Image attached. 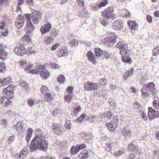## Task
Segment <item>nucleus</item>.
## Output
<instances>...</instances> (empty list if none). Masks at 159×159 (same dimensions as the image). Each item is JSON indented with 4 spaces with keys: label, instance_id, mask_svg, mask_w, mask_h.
<instances>
[{
    "label": "nucleus",
    "instance_id": "c03bdc74",
    "mask_svg": "<svg viewBox=\"0 0 159 159\" xmlns=\"http://www.w3.org/2000/svg\"><path fill=\"white\" fill-rule=\"evenodd\" d=\"M97 118V116L96 115H94L91 117L88 116L86 118V120L88 121H89V122L92 123L95 120H97L96 119Z\"/></svg>",
    "mask_w": 159,
    "mask_h": 159
},
{
    "label": "nucleus",
    "instance_id": "0eeeda50",
    "mask_svg": "<svg viewBox=\"0 0 159 159\" xmlns=\"http://www.w3.org/2000/svg\"><path fill=\"white\" fill-rule=\"evenodd\" d=\"M25 18L22 14H19L16 19L15 26L18 29H21L24 24Z\"/></svg>",
    "mask_w": 159,
    "mask_h": 159
},
{
    "label": "nucleus",
    "instance_id": "69168bd1",
    "mask_svg": "<svg viewBox=\"0 0 159 159\" xmlns=\"http://www.w3.org/2000/svg\"><path fill=\"white\" fill-rule=\"evenodd\" d=\"M21 86L26 89H28L29 88L28 84L23 81H21Z\"/></svg>",
    "mask_w": 159,
    "mask_h": 159
},
{
    "label": "nucleus",
    "instance_id": "4d7b16f0",
    "mask_svg": "<svg viewBox=\"0 0 159 159\" xmlns=\"http://www.w3.org/2000/svg\"><path fill=\"white\" fill-rule=\"evenodd\" d=\"M153 56H156L159 54V47H157L154 49L152 52Z\"/></svg>",
    "mask_w": 159,
    "mask_h": 159
},
{
    "label": "nucleus",
    "instance_id": "f03ea898",
    "mask_svg": "<svg viewBox=\"0 0 159 159\" xmlns=\"http://www.w3.org/2000/svg\"><path fill=\"white\" fill-rule=\"evenodd\" d=\"M85 90L89 91L94 90V95L98 97L103 95L102 93L103 89L99 87L98 84L94 83L88 81L84 84Z\"/></svg>",
    "mask_w": 159,
    "mask_h": 159
},
{
    "label": "nucleus",
    "instance_id": "a211bd4d",
    "mask_svg": "<svg viewBox=\"0 0 159 159\" xmlns=\"http://www.w3.org/2000/svg\"><path fill=\"white\" fill-rule=\"evenodd\" d=\"M11 80L10 77H6L5 79L0 80V87H3L9 84L11 82Z\"/></svg>",
    "mask_w": 159,
    "mask_h": 159
},
{
    "label": "nucleus",
    "instance_id": "4c0bfd02",
    "mask_svg": "<svg viewBox=\"0 0 159 159\" xmlns=\"http://www.w3.org/2000/svg\"><path fill=\"white\" fill-rule=\"evenodd\" d=\"M122 56V61L125 63H127L129 64H131L132 62V60L129 57H126V56Z\"/></svg>",
    "mask_w": 159,
    "mask_h": 159
},
{
    "label": "nucleus",
    "instance_id": "39448f33",
    "mask_svg": "<svg viewBox=\"0 0 159 159\" xmlns=\"http://www.w3.org/2000/svg\"><path fill=\"white\" fill-rule=\"evenodd\" d=\"M14 51L19 56H23L26 52L25 45L21 43H18L17 45V47L14 48Z\"/></svg>",
    "mask_w": 159,
    "mask_h": 159
},
{
    "label": "nucleus",
    "instance_id": "72a5a7b5",
    "mask_svg": "<svg viewBox=\"0 0 159 159\" xmlns=\"http://www.w3.org/2000/svg\"><path fill=\"white\" fill-rule=\"evenodd\" d=\"M54 40V39L52 37H47L45 39L44 42L47 45H49L51 43L52 41Z\"/></svg>",
    "mask_w": 159,
    "mask_h": 159
},
{
    "label": "nucleus",
    "instance_id": "338daca9",
    "mask_svg": "<svg viewBox=\"0 0 159 159\" xmlns=\"http://www.w3.org/2000/svg\"><path fill=\"white\" fill-rule=\"evenodd\" d=\"M134 107L135 108L139 110V111L140 109H142V108H144L143 107H142L140 104L137 102H136L134 104Z\"/></svg>",
    "mask_w": 159,
    "mask_h": 159
},
{
    "label": "nucleus",
    "instance_id": "bb28decb",
    "mask_svg": "<svg viewBox=\"0 0 159 159\" xmlns=\"http://www.w3.org/2000/svg\"><path fill=\"white\" fill-rule=\"evenodd\" d=\"M99 117H101L102 119L104 118L105 117L108 118H110L111 116V112L110 111H108L103 113H100L99 115Z\"/></svg>",
    "mask_w": 159,
    "mask_h": 159
},
{
    "label": "nucleus",
    "instance_id": "b1692460",
    "mask_svg": "<svg viewBox=\"0 0 159 159\" xmlns=\"http://www.w3.org/2000/svg\"><path fill=\"white\" fill-rule=\"evenodd\" d=\"M134 72L133 69L131 68L130 70H127L126 72L124 74L123 76L125 79H127L129 77L133 75Z\"/></svg>",
    "mask_w": 159,
    "mask_h": 159
},
{
    "label": "nucleus",
    "instance_id": "393cba45",
    "mask_svg": "<svg viewBox=\"0 0 159 159\" xmlns=\"http://www.w3.org/2000/svg\"><path fill=\"white\" fill-rule=\"evenodd\" d=\"M50 73L47 70L43 69L41 73V77L43 79H47L50 76Z\"/></svg>",
    "mask_w": 159,
    "mask_h": 159
},
{
    "label": "nucleus",
    "instance_id": "5701e85b",
    "mask_svg": "<svg viewBox=\"0 0 159 159\" xmlns=\"http://www.w3.org/2000/svg\"><path fill=\"white\" fill-rule=\"evenodd\" d=\"M88 152L86 150L82 151L79 155V157L81 159H85L89 157Z\"/></svg>",
    "mask_w": 159,
    "mask_h": 159
},
{
    "label": "nucleus",
    "instance_id": "cd10ccee",
    "mask_svg": "<svg viewBox=\"0 0 159 159\" xmlns=\"http://www.w3.org/2000/svg\"><path fill=\"white\" fill-rule=\"evenodd\" d=\"M27 102L28 105L30 107L37 104L36 101L34 98H29L28 99Z\"/></svg>",
    "mask_w": 159,
    "mask_h": 159
},
{
    "label": "nucleus",
    "instance_id": "13d9d810",
    "mask_svg": "<svg viewBox=\"0 0 159 159\" xmlns=\"http://www.w3.org/2000/svg\"><path fill=\"white\" fill-rule=\"evenodd\" d=\"M78 40L75 39L72 40L70 42V45L71 46H75L78 44Z\"/></svg>",
    "mask_w": 159,
    "mask_h": 159
},
{
    "label": "nucleus",
    "instance_id": "680f3d73",
    "mask_svg": "<svg viewBox=\"0 0 159 159\" xmlns=\"http://www.w3.org/2000/svg\"><path fill=\"white\" fill-rule=\"evenodd\" d=\"M78 4L79 7H83L84 6V0H77Z\"/></svg>",
    "mask_w": 159,
    "mask_h": 159
},
{
    "label": "nucleus",
    "instance_id": "aec40b11",
    "mask_svg": "<svg viewBox=\"0 0 159 159\" xmlns=\"http://www.w3.org/2000/svg\"><path fill=\"white\" fill-rule=\"evenodd\" d=\"M87 56L89 61L94 64L96 63L95 57L91 51H89L87 53Z\"/></svg>",
    "mask_w": 159,
    "mask_h": 159
},
{
    "label": "nucleus",
    "instance_id": "c756f323",
    "mask_svg": "<svg viewBox=\"0 0 159 159\" xmlns=\"http://www.w3.org/2000/svg\"><path fill=\"white\" fill-rule=\"evenodd\" d=\"M26 28L29 29V30L27 31V33H29L30 31L33 30V25L31 22V20L29 19L28 20Z\"/></svg>",
    "mask_w": 159,
    "mask_h": 159
},
{
    "label": "nucleus",
    "instance_id": "f3484780",
    "mask_svg": "<svg viewBox=\"0 0 159 159\" xmlns=\"http://www.w3.org/2000/svg\"><path fill=\"white\" fill-rule=\"evenodd\" d=\"M127 23L129 28L131 30H135L138 28V25L134 21L129 20Z\"/></svg>",
    "mask_w": 159,
    "mask_h": 159
},
{
    "label": "nucleus",
    "instance_id": "774afa93",
    "mask_svg": "<svg viewBox=\"0 0 159 159\" xmlns=\"http://www.w3.org/2000/svg\"><path fill=\"white\" fill-rule=\"evenodd\" d=\"M24 157L23 155L17 153L15 156V159H23Z\"/></svg>",
    "mask_w": 159,
    "mask_h": 159
},
{
    "label": "nucleus",
    "instance_id": "4468645a",
    "mask_svg": "<svg viewBox=\"0 0 159 159\" xmlns=\"http://www.w3.org/2000/svg\"><path fill=\"white\" fill-rule=\"evenodd\" d=\"M67 50L66 47H61L57 52V56L59 57L66 56L67 55Z\"/></svg>",
    "mask_w": 159,
    "mask_h": 159
},
{
    "label": "nucleus",
    "instance_id": "9d476101",
    "mask_svg": "<svg viewBox=\"0 0 159 159\" xmlns=\"http://www.w3.org/2000/svg\"><path fill=\"white\" fill-rule=\"evenodd\" d=\"M32 12L34 22V23H38L39 22V20L41 18V13L39 11L34 9L32 10Z\"/></svg>",
    "mask_w": 159,
    "mask_h": 159
},
{
    "label": "nucleus",
    "instance_id": "e433bc0d",
    "mask_svg": "<svg viewBox=\"0 0 159 159\" xmlns=\"http://www.w3.org/2000/svg\"><path fill=\"white\" fill-rule=\"evenodd\" d=\"M113 143H107L106 144L105 148L109 152L112 151V148L113 145Z\"/></svg>",
    "mask_w": 159,
    "mask_h": 159
},
{
    "label": "nucleus",
    "instance_id": "37998d69",
    "mask_svg": "<svg viewBox=\"0 0 159 159\" xmlns=\"http://www.w3.org/2000/svg\"><path fill=\"white\" fill-rule=\"evenodd\" d=\"M84 138L87 142H89L90 140L93 138V136L91 134H84Z\"/></svg>",
    "mask_w": 159,
    "mask_h": 159
},
{
    "label": "nucleus",
    "instance_id": "603ef678",
    "mask_svg": "<svg viewBox=\"0 0 159 159\" xmlns=\"http://www.w3.org/2000/svg\"><path fill=\"white\" fill-rule=\"evenodd\" d=\"M3 95L6 97V99H12L13 98L14 96L11 97L10 95V94L8 93V92H5V91H3Z\"/></svg>",
    "mask_w": 159,
    "mask_h": 159
},
{
    "label": "nucleus",
    "instance_id": "c85d7f7f",
    "mask_svg": "<svg viewBox=\"0 0 159 159\" xmlns=\"http://www.w3.org/2000/svg\"><path fill=\"white\" fill-rule=\"evenodd\" d=\"M139 114L141 117L144 120H147V116L146 114V112L145 111L144 108H142L139 110Z\"/></svg>",
    "mask_w": 159,
    "mask_h": 159
},
{
    "label": "nucleus",
    "instance_id": "4be33fe9",
    "mask_svg": "<svg viewBox=\"0 0 159 159\" xmlns=\"http://www.w3.org/2000/svg\"><path fill=\"white\" fill-rule=\"evenodd\" d=\"M122 134L125 137H129L132 134V131L129 127H126L123 129Z\"/></svg>",
    "mask_w": 159,
    "mask_h": 159
},
{
    "label": "nucleus",
    "instance_id": "c9c22d12",
    "mask_svg": "<svg viewBox=\"0 0 159 159\" xmlns=\"http://www.w3.org/2000/svg\"><path fill=\"white\" fill-rule=\"evenodd\" d=\"M45 98L47 102H51L52 99V96L50 92L44 95Z\"/></svg>",
    "mask_w": 159,
    "mask_h": 159
},
{
    "label": "nucleus",
    "instance_id": "e2e57ef3",
    "mask_svg": "<svg viewBox=\"0 0 159 159\" xmlns=\"http://www.w3.org/2000/svg\"><path fill=\"white\" fill-rule=\"evenodd\" d=\"M61 45V44L60 43H56L54 45H53L51 48V50L52 51H54L56 50L57 48L59 47Z\"/></svg>",
    "mask_w": 159,
    "mask_h": 159
},
{
    "label": "nucleus",
    "instance_id": "052dcab7",
    "mask_svg": "<svg viewBox=\"0 0 159 159\" xmlns=\"http://www.w3.org/2000/svg\"><path fill=\"white\" fill-rule=\"evenodd\" d=\"M108 20L107 19V18H105L103 17V20L102 21V23L104 26H106L109 25V22Z\"/></svg>",
    "mask_w": 159,
    "mask_h": 159
},
{
    "label": "nucleus",
    "instance_id": "864d4df0",
    "mask_svg": "<svg viewBox=\"0 0 159 159\" xmlns=\"http://www.w3.org/2000/svg\"><path fill=\"white\" fill-rule=\"evenodd\" d=\"M86 116H87L86 114H82L78 118L77 121L80 123H82L83 120L86 118Z\"/></svg>",
    "mask_w": 159,
    "mask_h": 159
},
{
    "label": "nucleus",
    "instance_id": "6e6d98bb",
    "mask_svg": "<svg viewBox=\"0 0 159 159\" xmlns=\"http://www.w3.org/2000/svg\"><path fill=\"white\" fill-rule=\"evenodd\" d=\"M27 63L25 59L21 60L19 61L20 66L23 68V66Z\"/></svg>",
    "mask_w": 159,
    "mask_h": 159
},
{
    "label": "nucleus",
    "instance_id": "a878e982",
    "mask_svg": "<svg viewBox=\"0 0 159 159\" xmlns=\"http://www.w3.org/2000/svg\"><path fill=\"white\" fill-rule=\"evenodd\" d=\"M154 98V101L153 102V106L156 109H159V99L157 97V94L153 96Z\"/></svg>",
    "mask_w": 159,
    "mask_h": 159
},
{
    "label": "nucleus",
    "instance_id": "09e8293b",
    "mask_svg": "<svg viewBox=\"0 0 159 159\" xmlns=\"http://www.w3.org/2000/svg\"><path fill=\"white\" fill-rule=\"evenodd\" d=\"M129 150L134 151L135 152L136 151H138L136 145L132 143H130L129 144Z\"/></svg>",
    "mask_w": 159,
    "mask_h": 159
},
{
    "label": "nucleus",
    "instance_id": "ddd939ff",
    "mask_svg": "<svg viewBox=\"0 0 159 159\" xmlns=\"http://www.w3.org/2000/svg\"><path fill=\"white\" fill-rule=\"evenodd\" d=\"M52 129L54 132L57 135H61L62 134V128L57 124H53Z\"/></svg>",
    "mask_w": 159,
    "mask_h": 159
},
{
    "label": "nucleus",
    "instance_id": "8fccbe9b",
    "mask_svg": "<svg viewBox=\"0 0 159 159\" xmlns=\"http://www.w3.org/2000/svg\"><path fill=\"white\" fill-rule=\"evenodd\" d=\"M108 3V1L107 0H103V1L98 5V7L99 8H101L102 7L105 6Z\"/></svg>",
    "mask_w": 159,
    "mask_h": 159
},
{
    "label": "nucleus",
    "instance_id": "6e6552de",
    "mask_svg": "<svg viewBox=\"0 0 159 159\" xmlns=\"http://www.w3.org/2000/svg\"><path fill=\"white\" fill-rule=\"evenodd\" d=\"M6 47L2 43H0V59L4 60L7 57V53L5 51Z\"/></svg>",
    "mask_w": 159,
    "mask_h": 159
},
{
    "label": "nucleus",
    "instance_id": "423d86ee",
    "mask_svg": "<svg viewBox=\"0 0 159 159\" xmlns=\"http://www.w3.org/2000/svg\"><path fill=\"white\" fill-rule=\"evenodd\" d=\"M118 121V117L115 116L109 124L106 123V125L107 126H108V129L110 131H114L116 129Z\"/></svg>",
    "mask_w": 159,
    "mask_h": 159
},
{
    "label": "nucleus",
    "instance_id": "0e129e2a",
    "mask_svg": "<svg viewBox=\"0 0 159 159\" xmlns=\"http://www.w3.org/2000/svg\"><path fill=\"white\" fill-rule=\"evenodd\" d=\"M100 83L103 86H105L107 84V80L105 78L102 79L100 81Z\"/></svg>",
    "mask_w": 159,
    "mask_h": 159
},
{
    "label": "nucleus",
    "instance_id": "5fc2aeb1",
    "mask_svg": "<svg viewBox=\"0 0 159 159\" xmlns=\"http://www.w3.org/2000/svg\"><path fill=\"white\" fill-rule=\"evenodd\" d=\"M5 67L4 64L3 62H0V72H3L5 70Z\"/></svg>",
    "mask_w": 159,
    "mask_h": 159
},
{
    "label": "nucleus",
    "instance_id": "ea45409f",
    "mask_svg": "<svg viewBox=\"0 0 159 159\" xmlns=\"http://www.w3.org/2000/svg\"><path fill=\"white\" fill-rule=\"evenodd\" d=\"M29 152V149L27 148H24L20 152V154L23 155V157L26 156Z\"/></svg>",
    "mask_w": 159,
    "mask_h": 159
},
{
    "label": "nucleus",
    "instance_id": "49530a36",
    "mask_svg": "<svg viewBox=\"0 0 159 159\" xmlns=\"http://www.w3.org/2000/svg\"><path fill=\"white\" fill-rule=\"evenodd\" d=\"M35 68L36 70L38 71V72H37V74H38L40 72L41 73V71L43 70L44 69V67L43 65H40L35 67Z\"/></svg>",
    "mask_w": 159,
    "mask_h": 159
},
{
    "label": "nucleus",
    "instance_id": "de8ad7c7",
    "mask_svg": "<svg viewBox=\"0 0 159 159\" xmlns=\"http://www.w3.org/2000/svg\"><path fill=\"white\" fill-rule=\"evenodd\" d=\"M24 3V0H18V5L17 7V11H21V10L20 5Z\"/></svg>",
    "mask_w": 159,
    "mask_h": 159
},
{
    "label": "nucleus",
    "instance_id": "412c9836",
    "mask_svg": "<svg viewBox=\"0 0 159 159\" xmlns=\"http://www.w3.org/2000/svg\"><path fill=\"white\" fill-rule=\"evenodd\" d=\"M14 87L12 84H10L5 89H4L3 91L5 92H8V93H10L11 97L14 96Z\"/></svg>",
    "mask_w": 159,
    "mask_h": 159
},
{
    "label": "nucleus",
    "instance_id": "f257e3e1",
    "mask_svg": "<svg viewBox=\"0 0 159 159\" xmlns=\"http://www.w3.org/2000/svg\"><path fill=\"white\" fill-rule=\"evenodd\" d=\"M48 141L45 136L41 134L36 135L31 141L30 150L32 151L37 149L45 151L48 149Z\"/></svg>",
    "mask_w": 159,
    "mask_h": 159
},
{
    "label": "nucleus",
    "instance_id": "6ab92c4d",
    "mask_svg": "<svg viewBox=\"0 0 159 159\" xmlns=\"http://www.w3.org/2000/svg\"><path fill=\"white\" fill-rule=\"evenodd\" d=\"M74 96V93H66L64 97V100L66 102L70 103L71 102Z\"/></svg>",
    "mask_w": 159,
    "mask_h": 159
},
{
    "label": "nucleus",
    "instance_id": "f704fd0d",
    "mask_svg": "<svg viewBox=\"0 0 159 159\" xmlns=\"http://www.w3.org/2000/svg\"><path fill=\"white\" fill-rule=\"evenodd\" d=\"M81 108L80 106H79L77 107H75L74 109V112L72 114L73 116H76L77 114L81 110Z\"/></svg>",
    "mask_w": 159,
    "mask_h": 159
},
{
    "label": "nucleus",
    "instance_id": "a18cd8bd",
    "mask_svg": "<svg viewBox=\"0 0 159 159\" xmlns=\"http://www.w3.org/2000/svg\"><path fill=\"white\" fill-rule=\"evenodd\" d=\"M65 80V77L63 75H60L58 76L57 81L59 83H64Z\"/></svg>",
    "mask_w": 159,
    "mask_h": 159
},
{
    "label": "nucleus",
    "instance_id": "2f4dec72",
    "mask_svg": "<svg viewBox=\"0 0 159 159\" xmlns=\"http://www.w3.org/2000/svg\"><path fill=\"white\" fill-rule=\"evenodd\" d=\"M95 51L96 57H100L102 55L104 54V52L103 51L99 48H96Z\"/></svg>",
    "mask_w": 159,
    "mask_h": 159
},
{
    "label": "nucleus",
    "instance_id": "1a4fd4ad",
    "mask_svg": "<svg viewBox=\"0 0 159 159\" xmlns=\"http://www.w3.org/2000/svg\"><path fill=\"white\" fill-rule=\"evenodd\" d=\"M154 86L155 85L153 82H150L144 85L143 87L151 92L153 96H154L157 94V93L155 91Z\"/></svg>",
    "mask_w": 159,
    "mask_h": 159
},
{
    "label": "nucleus",
    "instance_id": "79ce46f5",
    "mask_svg": "<svg viewBox=\"0 0 159 159\" xmlns=\"http://www.w3.org/2000/svg\"><path fill=\"white\" fill-rule=\"evenodd\" d=\"M79 151V150L77 145H76L75 146L74 145H73L71 149V152L73 155H74L75 154Z\"/></svg>",
    "mask_w": 159,
    "mask_h": 159
},
{
    "label": "nucleus",
    "instance_id": "7c9ffc66",
    "mask_svg": "<svg viewBox=\"0 0 159 159\" xmlns=\"http://www.w3.org/2000/svg\"><path fill=\"white\" fill-rule=\"evenodd\" d=\"M41 93L44 95L49 92L48 88L45 85H43L40 88Z\"/></svg>",
    "mask_w": 159,
    "mask_h": 159
},
{
    "label": "nucleus",
    "instance_id": "3c124183",
    "mask_svg": "<svg viewBox=\"0 0 159 159\" xmlns=\"http://www.w3.org/2000/svg\"><path fill=\"white\" fill-rule=\"evenodd\" d=\"M9 121L6 119H3L1 121V124L5 128L7 127V125L9 124Z\"/></svg>",
    "mask_w": 159,
    "mask_h": 159
},
{
    "label": "nucleus",
    "instance_id": "f8f14e48",
    "mask_svg": "<svg viewBox=\"0 0 159 159\" xmlns=\"http://www.w3.org/2000/svg\"><path fill=\"white\" fill-rule=\"evenodd\" d=\"M13 127L20 132H23L25 129L24 128V123L21 121H18L16 125H14Z\"/></svg>",
    "mask_w": 159,
    "mask_h": 159
},
{
    "label": "nucleus",
    "instance_id": "58836bf2",
    "mask_svg": "<svg viewBox=\"0 0 159 159\" xmlns=\"http://www.w3.org/2000/svg\"><path fill=\"white\" fill-rule=\"evenodd\" d=\"M125 152L124 149H122L115 152L113 154V155L115 157H118L123 154Z\"/></svg>",
    "mask_w": 159,
    "mask_h": 159
},
{
    "label": "nucleus",
    "instance_id": "9b49d317",
    "mask_svg": "<svg viewBox=\"0 0 159 159\" xmlns=\"http://www.w3.org/2000/svg\"><path fill=\"white\" fill-rule=\"evenodd\" d=\"M113 11V8L112 7H108L106 11L102 13V15L105 18L109 20L111 18Z\"/></svg>",
    "mask_w": 159,
    "mask_h": 159
},
{
    "label": "nucleus",
    "instance_id": "20e7f679",
    "mask_svg": "<svg viewBox=\"0 0 159 159\" xmlns=\"http://www.w3.org/2000/svg\"><path fill=\"white\" fill-rule=\"evenodd\" d=\"M117 37L115 33H111L108 37L102 39V43L107 46H110L116 42Z\"/></svg>",
    "mask_w": 159,
    "mask_h": 159
},
{
    "label": "nucleus",
    "instance_id": "7ed1b4c3",
    "mask_svg": "<svg viewBox=\"0 0 159 159\" xmlns=\"http://www.w3.org/2000/svg\"><path fill=\"white\" fill-rule=\"evenodd\" d=\"M116 47L120 49V53L122 56H127L130 51L126 43L124 41H119L116 45Z\"/></svg>",
    "mask_w": 159,
    "mask_h": 159
},
{
    "label": "nucleus",
    "instance_id": "dca6fc26",
    "mask_svg": "<svg viewBox=\"0 0 159 159\" xmlns=\"http://www.w3.org/2000/svg\"><path fill=\"white\" fill-rule=\"evenodd\" d=\"M113 27L114 29L116 30H120L123 28V25L121 20H116L113 23Z\"/></svg>",
    "mask_w": 159,
    "mask_h": 159
},
{
    "label": "nucleus",
    "instance_id": "bf43d9fd",
    "mask_svg": "<svg viewBox=\"0 0 159 159\" xmlns=\"http://www.w3.org/2000/svg\"><path fill=\"white\" fill-rule=\"evenodd\" d=\"M65 127L67 129L70 130L71 129V124L70 121H68L66 123L65 125Z\"/></svg>",
    "mask_w": 159,
    "mask_h": 159
},
{
    "label": "nucleus",
    "instance_id": "473e14b6",
    "mask_svg": "<svg viewBox=\"0 0 159 159\" xmlns=\"http://www.w3.org/2000/svg\"><path fill=\"white\" fill-rule=\"evenodd\" d=\"M33 130L31 128H29L28 129V133L26 136V140L29 142L32 136Z\"/></svg>",
    "mask_w": 159,
    "mask_h": 159
},
{
    "label": "nucleus",
    "instance_id": "a19ab883",
    "mask_svg": "<svg viewBox=\"0 0 159 159\" xmlns=\"http://www.w3.org/2000/svg\"><path fill=\"white\" fill-rule=\"evenodd\" d=\"M141 91L142 92V95L143 97L146 98L148 97L149 94L147 92L148 91L143 87L141 89Z\"/></svg>",
    "mask_w": 159,
    "mask_h": 159
},
{
    "label": "nucleus",
    "instance_id": "2eb2a0df",
    "mask_svg": "<svg viewBox=\"0 0 159 159\" xmlns=\"http://www.w3.org/2000/svg\"><path fill=\"white\" fill-rule=\"evenodd\" d=\"M52 28L51 25L50 23H48L42 26L40 30L42 34L43 35L49 32Z\"/></svg>",
    "mask_w": 159,
    "mask_h": 159
}]
</instances>
